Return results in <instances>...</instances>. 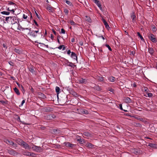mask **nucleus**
<instances>
[{
  "label": "nucleus",
  "instance_id": "obj_54",
  "mask_svg": "<svg viewBox=\"0 0 157 157\" xmlns=\"http://www.w3.org/2000/svg\"><path fill=\"white\" fill-rule=\"evenodd\" d=\"M71 52L70 50H69L67 51V54L69 55H70V53H71Z\"/></svg>",
  "mask_w": 157,
  "mask_h": 157
},
{
  "label": "nucleus",
  "instance_id": "obj_3",
  "mask_svg": "<svg viewBox=\"0 0 157 157\" xmlns=\"http://www.w3.org/2000/svg\"><path fill=\"white\" fill-rule=\"evenodd\" d=\"M32 148L33 151L37 152H40L42 151L41 148L40 146L34 145Z\"/></svg>",
  "mask_w": 157,
  "mask_h": 157
},
{
  "label": "nucleus",
  "instance_id": "obj_48",
  "mask_svg": "<svg viewBox=\"0 0 157 157\" xmlns=\"http://www.w3.org/2000/svg\"><path fill=\"white\" fill-rule=\"evenodd\" d=\"M61 33L64 34L65 33V30L63 29H61Z\"/></svg>",
  "mask_w": 157,
  "mask_h": 157
},
{
  "label": "nucleus",
  "instance_id": "obj_15",
  "mask_svg": "<svg viewBox=\"0 0 157 157\" xmlns=\"http://www.w3.org/2000/svg\"><path fill=\"white\" fill-rule=\"evenodd\" d=\"M148 146L153 148H157V145L155 144L149 143Z\"/></svg>",
  "mask_w": 157,
  "mask_h": 157
},
{
  "label": "nucleus",
  "instance_id": "obj_63",
  "mask_svg": "<svg viewBox=\"0 0 157 157\" xmlns=\"http://www.w3.org/2000/svg\"><path fill=\"white\" fill-rule=\"evenodd\" d=\"M51 38L53 40L54 38V36L52 34H51Z\"/></svg>",
  "mask_w": 157,
  "mask_h": 157
},
{
  "label": "nucleus",
  "instance_id": "obj_30",
  "mask_svg": "<svg viewBox=\"0 0 157 157\" xmlns=\"http://www.w3.org/2000/svg\"><path fill=\"white\" fill-rule=\"evenodd\" d=\"M57 48L59 49H61L62 48H63V50L65 49V47L64 45H61Z\"/></svg>",
  "mask_w": 157,
  "mask_h": 157
},
{
  "label": "nucleus",
  "instance_id": "obj_61",
  "mask_svg": "<svg viewBox=\"0 0 157 157\" xmlns=\"http://www.w3.org/2000/svg\"><path fill=\"white\" fill-rule=\"evenodd\" d=\"M111 92H113V91H114V90L112 89V88H111L109 90Z\"/></svg>",
  "mask_w": 157,
  "mask_h": 157
},
{
  "label": "nucleus",
  "instance_id": "obj_42",
  "mask_svg": "<svg viewBox=\"0 0 157 157\" xmlns=\"http://www.w3.org/2000/svg\"><path fill=\"white\" fill-rule=\"evenodd\" d=\"M64 12L65 13V14L66 15H67L68 13V12H69L68 10H67V9H65L64 10Z\"/></svg>",
  "mask_w": 157,
  "mask_h": 157
},
{
  "label": "nucleus",
  "instance_id": "obj_57",
  "mask_svg": "<svg viewBox=\"0 0 157 157\" xmlns=\"http://www.w3.org/2000/svg\"><path fill=\"white\" fill-rule=\"evenodd\" d=\"M94 1V3L96 4L98 2H99V1H98V0H93Z\"/></svg>",
  "mask_w": 157,
  "mask_h": 157
},
{
  "label": "nucleus",
  "instance_id": "obj_45",
  "mask_svg": "<svg viewBox=\"0 0 157 157\" xmlns=\"http://www.w3.org/2000/svg\"><path fill=\"white\" fill-rule=\"evenodd\" d=\"M130 52L131 55H132L133 56H135V52L134 51Z\"/></svg>",
  "mask_w": 157,
  "mask_h": 157
},
{
  "label": "nucleus",
  "instance_id": "obj_62",
  "mask_svg": "<svg viewBox=\"0 0 157 157\" xmlns=\"http://www.w3.org/2000/svg\"><path fill=\"white\" fill-rule=\"evenodd\" d=\"M25 29L29 30V31H30L31 30V28H25Z\"/></svg>",
  "mask_w": 157,
  "mask_h": 157
},
{
  "label": "nucleus",
  "instance_id": "obj_18",
  "mask_svg": "<svg viewBox=\"0 0 157 157\" xmlns=\"http://www.w3.org/2000/svg\"><path fill=\"white\" fill-rule=\"evenodd\" d=\"M102 21L106 28L108 29L109 28V27L108 23L104 19H102Z\"/></svg>",
  "mask_w": 157,
  "mask_h": 157
},
{
  "label": "nucleus",
  "instance_id": "obj_32",
  "mask_svg": "<svg viewBox=\"0 0 157 157\" xmlns=\"http://www.w3.org/2000/svg\"><path fill=\"white\" fill-rule=\"evenodd\" d=\"M68 65L73 68H74L76 67L75 65L72 63H70Z\"/></svg>",
  "mask_w": 157,
  "mask_h": 157
},
{
  "label": "nucleus",
  "instance_id": "obj_13",
  "mask_svg": "<svg viewBox=\"0 0 157 157\" xmlns=\"http://www.w3.org/2000/svg\"><path fill=\"white\" fill-rule=\"evenodd\" d=\"M71 57L77 62V57L76 54L73 52H71Z\"/></svg>",
  "mask_w": 157,
  "mask_h": 157
},
{
  "label": "nucleus",
  "instance_id": "obj_53",
  "mask_svg": "<svg viewBox=\"0 0 157 157\" xmlns=\"http://www.w3.org/2000/svg\"><path fill=\"white\" fill-rule=\"evenodd\" d=\"M132 86L135 87H136V83L135 82H134L132 84Z\"/></svg>",
  "mask_w": 157,
  "mask_h": 157
},
{
  "label": "nucleus",
  "instance_id": "obj_35",
  "mask_svg": "<svg viewBox=\"0 0 157 157\" xmlns=\"http://www.w3.org/2000/svg\"><path fill=\"white\" fill-rule=\"evenodd\" d=\"M138 36H139L141 40H144V39L143 38L142 36L140 34L139 32H137V33Z\"/></svg>",
  "mask_w": 157,
  "mask_h": 157
},
{
  "label": "nucleus",
  "instance_id": "obj_14",
  "mask_svg": "<svg viewBox=\"0 0 157 157\" xmlns=\"http://www.w3.org/2000/svg\"><path fill=\"white\" fill-rule=\"evenodd\" d=\"M124 101L126 103H129L131 102V100L128 97H126L124 98Z\"/></svg>",
  "mask_w": 157,
  "mask_h": 157
},
{
  "label": "nucleus",
  "instance_id": "obj_52",
  "mask_svg": "<svg viewBox=\"0 0 157 157\" xmlns=\"http://www.w3.org/2000/svg\"><path fill=\"white\" fill-rule=\"evenodd\" d=\"M144 91L145 92H147V90H148V89L146 87H144Z\"/></svg>",
  "mask_w": 157,
  "mask_h": 157
},
{
  "label": "nucleus",
  "instance_id": "obj_51",
  "mask_svg": "<svg viewBox=\"0 0 157 157\" xmlns=\"http://www.w3.org/2000/svg\"><path fill=\"white\" fill-rule=\"evenodd\" d=\"M23 18L24 19H27V15H25V14H24L23 16Z\"/></svg>",
  "mask_w": 157,
  "mask_h": 157
},
{
  "label": "nucleus",
  "instance_id": "obj_59",
  "mask_svg": "<svg viewBox=\"0 0 157 157\" xmlns=\"http://www.w3.org/2000/svg\"><path fill=\"white\" fill-rule=\"evenodd\" d=\"M57 129H53V131L54 133H56L57 132Z\"/></svg>",
  "mask_w": 157,
  "mask_h": 157
},
{
  "label": "nucleus",
  "instance_id": "obj_20",
  "mask_svg": "<svg viewBox=\"0 0 157 157\" xmlns=\"http://www.w3.org/2000/svg\"><path fill=\"white\" fill-rule=\"evenodd\" d=\"M60 90V89L59 87L58 86H56V91L57 93V96L58 99V94L59 93V91Z\"/></svg>",
  "mask_w": 157,
  "mask_h": 157
},
{
  "label": "nucleus",
  "instance_id": "obj_25",
  "mask_svg": "<svg viewBox=\"0 0 157 157\" xmlns=\"http://www.w3.org/2000/svg\"><path fill=\"white\" fill-rule=\"evenodd\" d=\"M81 112L83 114H87L89 113L88 111L87 110L85 109H82Z\"/></svg>",
  "mask_w": 157,
  "mask_h": 157
},
{
  "label": "nucleus",
  "instance_id": "obj_12",
  "mask_svg": "<svg viewBox=\"0 0 157 157\" xmlns=\"http://www.w3.org/2000/svg\"><path fill=\"white\" fill-rule=\"evenodd\" d=\"M64 144L67 147L73 148L75 146L74 144H71L69 142H65L64 143Z\"/></svg>",
  "mask_w": 157,
  "mask_h": 157
},
{
  "label": "nucleus",
  "instance_id": "obj_64",
  "mask_svg": "<svg viewBox=\"0 0 157 157\" xmlns=\"http://www.w3.org/2000/svg\"><path fill=\"white\" fill-rule=\"evenodd\" d=\"M53 33H54V34L55 35H56L57 34V33L54 30H53Z\"/></svg>",
  "mask_w": 157,
  "mask_h": 157
},
{
  "label": "nucleus",
  "instance_id": "obj_50",
  "mask_svg": "<svg viewBox=\"0 0 157 157\" xmlns=\"http://www.w3.org/2000/svg\"><path fill=\"white\" fill-rule=\"evenodd\" d=\"M21 88L22 91V92L24 93V92H25V90H24V88L23 86L22 85L21 86Z\"/></svg>",
  "mask_w": 157,
  "mask_h": 157
},
{
  "label": "nucleus",
  "instance_id": "obj_1",
  "mask_svg": "<svg viewBox=\"0 0 157 157\" xmlns=\"http://www.w3.org/2000/svg\"><path fill=\"white\" fill-rule=\"evenodd\" d=\"M149 39L153 43H155L157 42V39L155 37V36L153 34L149 33L148 34Z\"/></svg>",
  "mask_w": 157,
  "mask_h": 157
},
{
  "label": "nucleus",
  "instance_id": "obj_49",
  "mask_svg": "<svg viewBox=\"0 0 157 157\" xmlns=\"http://www.w3.org/2000/svg\"><path fill=\"white\" fill-rule=\"evenodd\" d=\"M140 151L138 150H136L135 151V152H134V153L136 154H137L140 153Z\"/></svg>",
  "mask_w": 157,
  "mask_h": 157
},
{
  "label": "nucleus",
  "instance_id": "obj_41",
  "mask_svg": "<svg viewBox=\"0 0 157 157\" xmlns=\"http://www.w3.org/2000/svg\"><path fill=\"white\" fill-rule=\"evenodd\" d=\"M105 46H106V47H107V48H108L109 50L110 51H112V49L111 48V47H110V46H109V45L108 44H106L105 45Z\"/></svg>",
  "mask_w": 157,
  "mask_h": 157
},
{
  "label": "nucleus",
  "instance_id": "obj_29",
  "mask_svg": "<svg viewBox=\"0 0 157 157\" xmlns=\"http://www.w3.org/2000/svg\"><path fill=\"white\" fill-rule=\"evenodd\" d=\"M97 6L99 7V8H100V10L102 11H103V9H102V8L101 7V4H100V2H98L96 4Z\"/></svg>",
  "mask_w": 157,
  "mask_h": 157
},
{
  "label": "nucleus",
  "instance_id": "obj_17",
  "mask_svg": "<svg viewBox=\"0 0 157 157\" xmlns=\"http://www.w3.org/2000/svg\"><path fill=\"white\" fill-rule=\"evenodd\" d=\"M131 18L132 20L133 21L135 22L136 21V16L135 15V13L133 12L131 14Z\"/></svg>",
  "mask_w": 157,
  "mask_h": 157
},
{
  "label": "nucleus",
  "instance_id": "obj_58",
  "mask_svg": "<svg viewBox=\"0 0 157 157\" xmlns=\"http://www.w3.org/2000/svg\"><path fill=\"white\" fill-rule=\"evenodd\" d=\"M25 102V100H23L21 102V106H22L23 104Z\"/></svg>",
  "mask_w": 157,
  "mask_h": 157
},
{
  "label": "nucleus",
  "instance_id": "obj_19",
  "mask_svg": "<svg viewBox=\"0 0 157 157\" xmlns=\"http://www.w3.org/2000/svg\"><path fill=\"white\" fill-rule=\"evenodd\" d=\"M64 1L69 6H73L72 3L70 1L67 0H64Z\"/></svg>",
  "mask_w": 157,
  "mask_h": 157
},
{
  "label": "nucleus",
  "instance_id": "obj_44",
  "mask_svg": "<svg viewBox=\"0 0 157 157\" xmlns=\"http://www.w3.org/2000/svg\"><path fill=\"white\" fill-rule=\"evenodd\" d=\"M147 94L148 97H151L153 96V94L150 93H147Z\"/></svg>",
  "mask_w": 157,
  "mask_h": 157
},
{
  "label": "nucleus",
  "instance_id": "obj_2",
  "mask_svg": "<svg viewBox=\"0 0 157 157\" xmlns=\"http://www.w3.org/2000/svg\"><path fill=\"white\" fill-rule=\"evenodd\" d=\"M20 143L21 145H22L25 149H31V147L25 142L21 140Z\"/></svg>",
  "mask_w": 157,
  "mask_h": 157
},
{
  "label": "nucleus",
  "instance_id": "obj_47",
  "mask_svg": "<svg viewBox=\"0 0 157 157\" xmlns=\"http://www.w3.org/2000/svg\"><path fill=\"white\" fill-rule=\"evenodd\" d=\"M86 17L87 18L86 19V21L89 22H91V19L90 17H88L87 16H86Z\"/></svg>",
  "mask_w": 157,
  "mask_h": 157
},
{
  "label": "nucleus",
  "instance_id": "obj_6",
  "mask_svg": "<svg viewBox=\"0 0 157 157\" xmlns=\"http://www.w3.org/2000/svg\"><path fill=\"white\" fill-rule=\"evenodd\" d=\"M29 36L32 37L33 38H35L37 36V34L35 33L33 30H31L28 34Z\"/></svg>",
  "mask_w": 157,
  "mask_h": 157
},
{
  "label": "nucleus",
  "instance_id": "obj_26",
  "mask_svg": "<svg viewBox=\"0 0 157 157\" xmlns=\"http://www.w3.org/2000/svg\"><path fill=\"white\" fill-rule=\"evenodd\" d=\"M30 152L29 151H24L23 152V154L24 155L30 156Z\"/></svg>",
  "mask_w": 157,
  "mask_h": 157
},
{
  "label": "nucleus",
  "instance_id": "obj_34",
  "mask_svg": "<svg viewBox=\"0 0 157 157\" xmlns=\"http://www.w3.org/2000/svg\"><path fill=\"white\" fill-rule=\"evenodd\" d=\"M0 102L2 103V104L4 105L5 104H7L8 101H7L1 100L0 101Z\"/></svg>",
  "mask_w": 157,
  "mask_h": 157
},
{
  "label": "nucleus",
  "instance_id": "obj_22",
  "mask_svg": "<svg viewBox=\"0 0 157 157\" xmlns=\"http://www.w3.org/2000/svg\"><path fill=\"white\" fill-rule=\"evenodd\" d=\"M83 135L86 136L90 137H91V134L88 132H84L83 133Z\"/></svg>",
  "mask_w": 157,
  "mask_h": 157
},
{
  "label": "nucleus",
  "instance_id": "obj_16",
  "mask_svg": "<svg viewBox=\"0 0 157 157\" xmlns=\"http://www.w3.org/2000/svg\"><path fill=\"white\" fill-rule=\"evenodd\" d=\"M148 52L151 55H152L154 52V49L152 48L149 47L148 48Z\"/></svg>",
  "mask_w": 157,
  "mask_h": 157
},
{
  "label": "nucleus",
  "instance_id": "obj_46",
  "mask_svg": "<svg viewBox=\"0 0 157 157\" xmlns=\"http://www.w3.org/2000/svg\"><path fill=\"white\" fill-rule=\"evenodd\" d=\"M71 73L72 74L73 76H76L77 74L76 73H74L73 70H71Z\"/></svg>",
  "mask_w": 157,
  "mask_h": 157
},
{
  "label": "nucleus",
  "instance_id": "obj_55",
  "mask_svg": "<svg viewBox=\"0 0 157 157\" xmlns=\"http://www.w3.org/2000/svg\"><path fill=\"white\" fill-rule=\"evenodd\" d=\"M119 107L122 110H123V109L122 108V105L121 104H120L119 105Z\"/></svg>",
  "mask_w": 157,
  "mask_h": 157
},
{
  "label": "nucleus",
  "instance_id": "obj_4",
  "mask_svg": "<svg viewBox=\"0 0 157 157\" xmlns=\"http://www.w3.org/2000/svg\"><path fill=\"white\" fill-rule=\"evenodd\" d=\"M45 118L48 120H52L56 117V116L53 114L47 115L45 116Z\"/></svg>",
  "mask_w": 157,
  "mask_h": 157
},
{
  "label": "nucleus",
  "instance_id": "obj_8",
  "mask_svg": "<svg viewBox=\"0 0 157 157\" xmlns=\"http://www.w3.org/2000/svg\"><path fill=\"white\" fill-rule=\"evenodd\" d=\"M8 152L10 155H15L18 154V153L13 149L8 150Z\"/></svg>",
  "mask_w": 157,
  "mask_h": 157
},
{
  "label": "nucleus",
  "instance_id": "obj_5",
  "mask_svg": "<svg viewBox=\"0 0 157 157\" xmlns=\"http://www.w3.org/2000/svg\"><path fill=\"white\" fill-rule=\"evenodd\" d=\"M4 141L7 144H9L10 145L13 146L14 147H16V144L14 143L12 140H9L8 139H5L4 140Z\"/></svg>",
  "mask_w": 157,
  "mask_h": 157
},
{
  "label": "nucleus",
  "instance_id": "obj_24",
  "mask_svg": "<svg viewBox=\"0 0 157 157\" xmlns=\"http://www.w3.org/2000/svg\"><path fill=\"white\" fill-rule=\"evenodd\" d=\"M16 9V6H14V7H13L12 9H10V8H8L7 9V10L8 11H10L12 12L13 13L14 12V10Z\"/></svg>",
  "mask_w": 157,
  "mask_h": 157
},
{
  "label": "nucleus",
  "instance_id": "obj_37",
  "mask_svg": "<svg viewBox=\"0 0 157 157\" xmlns=\"http://www.w3.org/2000/svg\"><path fill=\"white\" fill-rule=\"evenodd\" d=\"M8 4L10 5H12V6H13V7H14V6H16L15 4L12 2H9Z\"/></svg>",
  "mask_w": 157,
  "mask_h": 157
},
{
  "label": "nucleus",
  "instance_id": "obj_21",
  "mask_svg": "<svg viewBox=\"0 0 157 157\" xmlns=\"http://www.w3.org/2000/svg\"><path fill=\"white\" fill-rule=\"evenodd\" d=\"M40 98H42L45 99L46 98V96L44 94L42 93H40L39 94Z\"/></svg>",
  "mask_w": 157,
  "mask_h": 157
},
{
  "label": "nucleus",
  "instance_id": "obj_60",
  "mask_svg": "<svg viewBox=\"0 0 157 157\" xmlns=\"http://www.w3.org/2000/svg\"><path fill=\"white\" fill-rule=\"evenodd\" d=\"M34 23L37 26H38V25L37 23V22L35 20H34Z\"/></svg>",
  "mask_w": 157,
  "mask_h": 157
},
{
  "label": "nucleus",
  "instance_id": "obj_36",
  "mask_svg": "<svg viewBox=\"0 0 157 157\" xmlns=\"http://www.w3.org/2000/svg\"><path fill=\"white\" fill-rule=\"evenodd\" d=\"M30 156L32 157H35L36 156V154L35 153H34L33 152H30Z\"/></svg>",
  "mask_w": 157,
  "mask_h": 157
},
{
  "label": "nucleus",
  "instance_id": "obj_31",
  "mask_svg": "<svg viewBox=\"0 0 157 157\" xmlns=\"http://www.w3.org/2000/svg\"><path fill=\"white\" fill-rule=\"evenodd\" d=\"M1 14H3L8 15L10 14V13L8 12H6V11H4L1 12Z\"/></svg>",
  "mask_w": 157,
  "mask_h": 157
},
{
  "label": "nucleus",
  "instance_id": "obj_28",
  "mask_svg": "<svg viewBox=\"0 0 157 157\" xmlns=\"http://www.w3.org/2000/svg\"><path fill=\"white\" fill-rule=\"evenodd\" d=\"M108 79L111 82H114L115 80V78L113 77H109Z\"/></svg>",
  "mask_w": 157,
  "mask_h": 157
},
{
  "label": "nucleus",
  "instance_id": "obj_56",
  "mask_svg": "<svg viewBox=\"0 0 157 157\" xmlns=\"http://www.w3.org/2000/svg\"><path fill=\"white\" fill-rule=\"evenodd\" d=\"M10 17H6V21H8V20H9V19L10 18Z\"/></svg>",
  "mask_w": 157,
  "mask_h": 157
},
{
  "label": "nucleus",
  "instance_id": "obj_9",
  "mask_svg": "<svg viewBox=\"0 0 157 157\" xmlns=\"http://www.w3.org/2000/svg\"><path fill=\"white\" fill-rule=\"evenodd\" d=\"M78 82L79 83L84 84H86L87 82V80L85 79L81 78L78 79Z\"/></svg>",
  "mask_w": 157,
  "mask_h": 157
},
{
  "label": "nucleus",
  "instance_id": "obj_43",
  "mask_svg": "<svg viewBox=\"0 0 157 157\" xmlns=\"http://www.w3.org/2000/svg\"><path fill=\"white\" fill-rule=\"evenodd\" d=\"M70 23L72 25H75V23L72 20H71L70 21Z\"/></svg>",
  "mask_w": 157,
  "mask_h": 157
},
{
  "label": "nucleus",
  "instance_id": "obj_39",
  "mask_svg": "<svg viewBox=\"0 0 157 157\" xmlns=\"http://www.w3.org/2000/svg\"><path fill=\"white\" fill-rule=\"evenodd\" d=\"M152 30L154 32H155L156 31V29L154 25H153L152 27Z\"/></svg>",
  "mask_w": 157,
  "mask_h": 157
},
{
  "label": "nucleus",
  "instance_id": "obj_10",
  "mask_svg": "<svg viewBox=\"0 0 157 157\" xmlns=\"http://www.w3.org/2000/svg\"><path fill=\"white\" fill-rule=\"evenodd\" d=\"M10 19L11 20V24H14L17 22V19L15 16H12L10 17Z\"/></svg>",
  "mask_w": 157,
  "mask_h": 157
},
{
  "label": "nucleus",
  "instance_id": "obj_38",
  "mask_svg": "<svg viewBox=\"0 0 157 157\" xmlns=\"http://www.w3.org/2000/svg\"><path fill=\"white\" fill-rule=\"evenodd\" d=\"M87 145V147L90 148H92L94 146L93 145L90 143H88Z\"/></svg>",
  "mask_w": 157,
  "mask_h": 157
},
{
  "label": "nucleus",
  "instance_id": "obj_23",
  "mask_svg": "<svg viewBox=\"0 0 157 157\" xmlns=\"http://www.w3.org/2000/svg\"><path fill=\"white\" fill-rule=\"evenodd\" d=\"M14 92L16 93L17 95H19L20 94V93L19 91V90L16 87H15L14 89Z\"/></svg>",
  "mask_w": 157,
  "mask_h": 157
},
{
  "label": "nucleus",
  "instance_id": "obj_11",
  "mask_svg": "<svg viewBox=\"0 0 157 157\" xmlns=\"http://www.w3.org/2000/svg\"><path fill=\"white\" fill-rule=\"evenodd\" d=\"M45 8L49 11L52 12L53 8L49 4H47L45 6Z\"/></svg>",
  "mask_w": 157,
  "mask_h": 157
},
{
  "label": "nucleus",
  "instance_id": "obj_27",
  "mask_svg": "<svg viewBox=\"0 0 157 157\" xmlns=\"http://www.w3.org/2000/svg\"><path fill=\"white\" fill-rule=\"evenodd\" d=\"M97 78L99 80V81L100 82H103L104 81V78L103 77H101L99 76H98L97 77Z\"/></svg>",
  "mask_w": 157,
  "mask_h": 157
},
{
  "label": "nucleus",
  "instance_id": "obj_33",
  "mask_svg": "<svg viewBox=\"0 0 157 157\" xmlns=\"http://www.w3.org/2000/svg\"><path fill=\"white\" fill-rule=\"evenodd\" d=\"M14 51L15 52H16L17 53H18V54H20L21 52L20 50H19L18 49H17V48H15V49H14Z\"/></svg>",
  "mask_w": 157,
  "mask_h": 157
},
{
  "label": "nucleus",
  "instance_id": "obj_7",
  "mask_svg": "<svg viewBox=\"0 0 157 157\" xmlns=\"http://www.w3.org/2000/svg\"><path fill=\"white\" fill-rule=\"evenodd\" d=\"M43 110L44 112H50L53 111V108L49 107H45L43 108Z\"/></svg>",
  "mask_w": 157,
  "mask_h": 157
},
{
  "label": "nucleus",
  "instance_id": "obj_40",
  "mask_svg": "<svg viewBox=\"0 0 157 157\" xmlns=\"http://www.w3.org/2000/svg\"><path fill=\"white\" fill-rule=\"evenodd\" d=\"M29 71L33 74H36V71L34 70V69H29Z\"/></svg>",
  "mask_w": 157,
  "mask_h": 157
}]
</instances>
